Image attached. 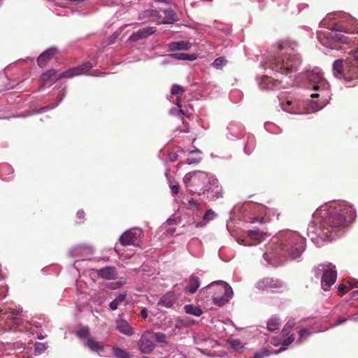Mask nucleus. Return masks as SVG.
I'll return each instance as SVG.
<instances>
[{"mask_svg": "<svg viewBox=\"0 0 358 358\" xmlns=\"http://www.w3.org/2000/svg\"><path fill=\"white\" fill-rule=\"evenodd\" d=\"M85 346L91 351L97 352L101 355L103 352L104 346L101 342L97 341L93 337H89L85 343Z\"/></svg>", "mask_w": 358, "mask_h": 358, "instance_id": "22", "label": "nucleus"}, {"mask_svg": "<svg viewBox=\"0 0 358 358\" xmlns=\"http://www.w3.org/2000/svg\"><path fill=\"white\" fill-rule=\"evenodd\" d=\"M117 329L122 334L130 336L134 334L133 328L126 320H119L117 322Z\"/></svg>", "mask_w": 358, "mask_h": 358, "instance_id": "26", "label": "nucleus"}, {"mask_svg": "<svg viewBox=\"0 0 358 358\" xmlns=\"http://www.w3.org/2000/svg\"><path fill=\"white\" fill-rule=\"evenodd\" d=\"M94 248L92 246L87 245H79L71 249L69 254L72 257L87 258L88 256L92 255Z\"/></svg>", "mask_w": 358, "mask_h": 358, "instance_id": "14", "label": "nucleus"}, {"mask_svg": "<svg viewBox=\"0 0 358 358\" xmlns=\"http://www.w3.org/2000/svg\"><path fill=\"white\" fill-rule=\"evenodd\" d=\"M280 106L283 110L289 113H299V101L292 97H287L285 100L280 99Z\"/></svg>", "mask_w": 358, "mask_h": 358, "instance_id": "15", "label": "nucleus"}, {"mask_svg": "<svg viewBox=\"0 0 358 358\" xmlns=\"http://www.w3.org/2000/svg\"><path fill=\"white\" fill-rule=\"evenodd\" d=\"M155 1H157V2H164V3H169L171 0H155Z\"/></svg>", "mask_w": 358, "mask_h": 358, "instance_id": "64", "label": "nucleus"}, {"mask_svg": "<svg viewBox=\"0 0 358 358\" xmlns=\"http://www.w3.org/2000/svg\"><path fill=\"white\" fill-rule=\"evenodd\" d=\"M227 63V60L224 57H220L216 58L213 62V66L216 69H222Z\"/></svg>", "mask_w": 358, "mask_h": 358, "instance_id": "39", "label": "nucleus"}, {"mask_svg": "<svg viewBox=\"0 0 358 358\" xmlns=\"http://www.w3.org/2000/svg\"><path fill=\"white\" fill-rule=\"evenodd\" d=\"M229 345L231 348L236 351H239L243 348L241 342L238 339H233L230 341Z\"/></svg>", "mask_w": 358, "mask_h": 358, "instance_id": "45", "label": "nucleus"}, {"mask_svg": "<svg viewBox=\"0 0 358 358\" xmlns=\"http://www.w3.org/2000/svg\"><path fill=\"white\" fill-rule=\"evenodd\" d=\"M306 249V238L298 231L285 229L278 231L269 242L263 257L266 265L278 266L287 259L299 257Z\"/></svg>", "mask_w": 358, "mask_h": 358, "instance_id": "2", "label": "nucleus"}, {"mask_svg": "<svg viewBox=\"0 0 358 358\" xmlns=\"http://www.w3.org/2000/svg\"><path fill=\"white\" fill-rule=\"evenodd\" d=\"M92 68V64L90 62H86L80 66L71 68L59 74V80L62 78H70L76 76L86 73Z\"/></svg>", "mask_w": 358, "mask_h": 358, "instance_id": "11", "label": "nucleus"}, {"mask_svg": "<svg viewBox=\"0 0 358 358\" xmlns=\"http://www.w3.org/2000/svg\"><path fill=\"white\" fill-rule=\"evenodd\" d=\"M248 234L251 240L257 241L264 240L265 237L267 236L266 233L261 231L259 229L249 230Z\"/></svg>", "mask_w": 358, "mask_h": 358, "instance_id": "33", "label": "nucleus"}, {"mask_svg": "<svg viewBox=\"0 0 358 358\" xmlns=\"http://www.w3.org/2000/svg\"><path fill=\"white\" fill-rule=\"evenodd\" d=\"M280 339L278 337H274L272 338V340L270 341L271 344L273 345L277 346L280 344Z\"/></svg>", "mask_w": 358, "mask_h": 358, "instance_id": "55", "label": "nucleus"}, {"mask_svg": "<svg viewBox=\"0 0 358 358\" xmlns=\"http://www.w3.org/2000/svg\"><path fill=\"white\" fill-rule=\"evenodd\" d=\"M295 320L294 319H289L285 324L281 334L282 336H285L289 334L291 329L295 325Z\"/></svg>", "mask_w": 358, "mask_h": 358, "instance_id": "40", "label": "nucleus"}, {"mask_svg": "<svg viewBox=\"0 0 358 358\" xmlns=\"http://www.w3.org/2000/svg\"><path fill=\"white\" fill-rule=\"evenodd\" d=\"M138 20L143 22H154L161 24V15L159 12L153 9H148L139 14Z\"/></svg>", "mask_w": 358, "mask_h": 358, "instance_id": "16", "label": "nucleus"}, {"mask_svg": "<svg viewBox=\"0 0 358 358\" xmlns=\"http://www.w3.org/2000/svg\"><path fill=\"white\" fill-rule=\"evenodd\" d=\"M176 300V296L174 292L170 291L163 295L158 301V306H162L166 308H169L173 306Z\"/></svg>", "mask_w": 358, "mask_h": 358, "instance_id": "20", "label": "nucleus"}, {"mask_svg": "<svg viewBox=\"0 0 358 358\" xmlns=\"http://www.w3.org/2000/svg\"><path fill=\"white\" fill-rule=\"evenodd\" d=\"M85 216V213L83 210H79L78 212H77V217L78 219H83Z\"/></svg>", "mask_w": 358, "mask_h": 358, "instance_id": "58", "label": "nucleus"}, {"mask_svg": "<svg viewBox=\"0 0 358 358\" xmlns=\"http://www.w3.org/2000/svg\"><path fill=\"white\" fill-rule=\"evenodd\" d=\"M348 320H353V321H355V322H358V315H350L348 317Z\"/></svg>", "mask_w": 358, "mask_h": 358, "instance_id": "60", "label": "nucleus"}, {"mask_svg": "<svg viewBox=\"0 0 358 358\" xmlns=\"http://www.w3.org/2000/svg\"><path fill=\"white\" fill-rule=\"evenodd\" d=\"M176 105L178 106V108H182V106H181V99L180 97H178L177 99H176Z\"/></svg>", "mask_w": 358, "mask_h": 358, "instance_id": "63", "label": "nucleus"}, {"mask_svg": "<svg viewBox=\"0 0 358 358\" xmlns=\"http://www.w3.org/2000/svg\"><path fill=\"white\" fill-rule=\"evenodd\" d=\"M185 91L184 87L180 85L175 84L172 86L171 92L173 95H178L183 93Z\"/></svg>", "mask_w": 358, "mask_h": 358, "instance_id": "44", "label": "nucleus"}, {"mask_svg": "<svg viewBox=\"0 0 358 358\" xmlns=\"http://www.w3.org/2000/svg\"><path fill=\"white\" fill-rule=\"evenodd\" d=\"M262 90H279L281 88V81L271 77L264 76L259 83Z\"/></svg>", "mask_w": 358, "mask_h": 358, "instance_id": "18", "label": "nucleus"}, {"mask_svg": "<svg viewBox=\"0 0 358 358\" xmlns=\"http://www.w3.org/2000/svg\"><path fill=\"white\" fill-rule=\"evenodd\" d=\"M352 59L358 62V48L353 52V57Z\"/></svg>", "mask_w": 358, "mask_h": 358, "instance_id": "61", "label": "nucleus"}, {"mask_svg": "<svg viewBox=\"0 0 358 358\" xmlns=\"http://www.w3.org/2000/svg\"><path fill=\"white\" fill-rule=\"evenodd\" d=\"M277 55L270 61V68L281 74H289L297 70L301 59L289 45L278 44Z\"/></svg>", "mask_w": 358, "mask_h": 358, "instance_id": "4", "label": "nucleus"}, {"mask_svg": "<svg viewBox=\"0 0 358 358\" xmlns=\"http://www.w3.org/2000/svg\"><path fill=\"white\" fill-rule=\"evenodd\" d=\"M325 329H321L317 328H312V331L308 330L307 329H302L299 333V338L296 340V343L299 344L302 343L303 341H305L306 339H308L313 334L320 331H323L327 330Z\"/></svg>", "mask_w": 358, "mask_h": 358, "instance_id": "24", "label": "nucleus"}, {"mask_svg": "<svg viewBox=\"0 0 358 358\" xmlns=\"http://www.w3.org/2000/svg\"><path fill=\"white\" fill-rule=\"evenodd\" d=\"M308 79L314 83L313 89L319 91L321 89H325L327 83L323 78L322 73L318 69H314L307 73Z\"/></svg>", "mask_w": 358, "mask_h": 358, "instance_id": "12", "label": "nucleus"}, {"mask_svg": "<svg viewBox=\"0 0 358 358\" xmlns=\"http://www.w3.org/2000/svg\"><path fill=\"white\" fill-rule=\"evenodd\" d=\"M199 162H200V159L199 158H194V159H187V164H198Z\"/></svg>", "mask_w": 358, "mask_h": 358, "instance_id": "56", "label": "nucleus"}, {"mask_svg": "<svg viewBox=\"0 0 358 358\" xmlns=\"http://www.w3.org/2000/svg\"><path fill=\"white\" fill-rule=\"evenodd\" d=\"M199 285V278L196 276L192 275L189 278V284L186 287L187 292L189 294H194L196 292Z\"/></svg>", "mask_w": 358, "mask_h": 358, "instance_id": "30", "label": "nucleus"}, {"mask_svg": "<svg viewBox=\"0 0 358 358\" xmlns=\"http://www.w3.org/2000/svg\"><path fill=\"white\" fill-rule=\"evenodd\" d=\"M309 106L311 109H313L315 111H317L320 110L322 108V105L320 104L317 101H312Z\"/></svg>", "mask_w": 358, "mask_h": 358, "instance_id": "49", "label": "nucleus"}, {"mask_svg": "<svg viewBox=\"0 0 358 358\" xmlns=\"http://www.w3.org/2000/svg\"><path fill=\"white\" fill-rule=\"evenodd\" d=\"M345 289L346 286L343 284H341L338 287V292L341 294H344L345 293Z\"/></svg>", "mask_w": 358, "mask_h": 358, "instance_id": "54", "label": "nucleus"}, {"mask_svg": "<svg viewBox=\"0 0 358 358\" xmlns=\"http://www.w3.org/2000/svg\"><path fill=\"white\" fill-rule=\"evenodd\" d=\"M143 236V231L141 228L136 227L124 232L120 238V243L122 245H134L140 247L142 243Z\"/></svg>", "mask_w": 358, "mask_h": 358, "instance_id": "7", "label": "nucleus"}, {"mask_svg": "<svg viewBox=\"0 0 358 358\" xmlns=\"http://www.w3.org/2000/svg\"><path fill=\"white\" fill-rule=\"evenodd\" d=\"M348 320V318H340V319L338 320L336 325H341V324L345 323Z\"/></svg>", "mask_w": 358, "mask_h": 358, "instance_id": "59", "label": "nucleus"}, {"mask_svg": "<svg viewBox=\"0 0 358 358\" xmlns=\"http://www.w3.org/2000/svg\"><path fill=\"white\" fill-rule=\"evenodd\" d=\"M169 50L171 51H176V50H187L191 48L192 43L189 41H177V42H172L169 45Z\"/></svg>", "mask_w": 358, "mask_h": 358, "instance_id": "28", "label": "nucleus"}, {"mask_svg": "<svg viewBox=\"0 0 358 358\" xmlns=\"http://www.w3.org/2000/svg\"><path fill=\"white\" fill-rule=\"evenodd\" d=\"M58 78L59 74L57 75V71L53 69L46 71L41 76L43 85L53 84L59 80Z\"/></svg>", "mask_w": 358, "mask_h": 358, "instance_id": "21", "label": "nucleus"}, {"mask_svg": "<svg viewBox=\"0 0 358 358\" xmlns=\"http://www.w3.org/2000/svg\"><path fill=\"white\" fill-rule=\"evenodd\" d=\"M155 28L152 27H147L138 29L137 31L134 32L129 38L131 42H136L139 40L146 38L155 32Z\"/></svg>", "mask_w": 358, "mask_h": 358, "instance_id": "17", "label": "nucleus"}, {"mask_svg": "<svg viewBox=\"0 0 358 358\" xmlns=\"http://www.w3.org/2000/svg\"><path fill=\"white\" fill-rule=\"evenodd\" d=\"M280 320L278 317H273L268 320L267 322V329L269 331H273L279 329Z\"/></svg>", "mask_w": 358, "mask_h": 358, "instance_id": "35", "label": "nucleus"}, {"mask_svg": "<svg viewBox=\"0 0 358 358\" xmlns=\"http://www.w3.org/2000/svg\"><path fill=\"white\" fill-rule=\"evenodd\" d=\"M57 52V50L55 48H50L44 51L37 59L38 65L41 68L45 67L48 61H50L53 56L56 55Z\"/></svg>", "mask_w": 358, "mask_h": 358, "instance_id": "19", "label": "nucleus"}, {"mask_svg": "<svg viewBox=\"0 0 358 358\" xmlns=\"http://www.w3.org/2000/svg\"><path fill=\"white\" fill-rule=\"evenodd\" d=\"M13 168L8 164H0V178L3 180H9L12 178Z\"/></svg>", "mask_w": 358, "mask_h": 358, "instance_id": "27", "label": "nucleus"}, {"mask_svg": "<svg viewBox=\"0 0 358 358\" xmlns=\"http://www.w3.org/2000/svg\"><path fill=\"white\" fill-rule=\"evenodd\" d=\"M47 348L46 343H36L34 345V355H38L45 352Z\"/></svg>", "mask_w": 358, "mask_h": 358, "instance_id": "43", "label": "nucleus"}, {"mask_svg": "<svg viewBox=\"0 0 358 358\" xmlns=\"http://www.w3.org/2000/svg\"><path fill=\"white\" fill-rule=\"evenodd\" d=\"M141 315L143 319H146L148 317V311L145 308L141 309Z\"/></svg>", "mask_w": 358, "mask_h": 358, "instance_id": "57", "label": "nucleus"}, {"mask_svg": "<svg viewBox=\"0 0 358 358\" xmlns=\"http://www.w3.org/2000/svg\"><path fill=\"white\" fill-rule=\"evenodd\" d=\"M125 294H120L114 300H113L110 304L109 307L112 310H115L117 308L120 303L123 302L125 299Z\"/></svg>", "mask_w": 358, "mask_h": 358, "instance_id": "38", "label": "nucleus"}, {"mask_svg": "<svg viewBox=\"0 0 358 358\" xmlns=\"http://www.w3.org/2000/svg\"><path fill=\"white\" fill-rule=\"evenodd\" d=\"M185 313L196 317H199L202 315L203 311L199 306H194L192 304H187L184 306Z\"/></svg>", "mask_w": 358, "mask_h": 358, "instance_id": "31", "label": "nucleus"}, {"mask_svg": "<svg viewBox=\"0 0 358 358\" xmlns=\"http://www.w3.org/2000/svg\"><path fill=\"white\" fill-rule=\"evenodd\" d=\"M353 206L343 200L331 201L320 206L313 214V221L307 229V235L312 241L317 238H333L331 234L345 222L356 217Z\"/></svg>", "mask_w": 358, "mask_h": 358, "instance_id": "1", "label": "nucleus"}, {"mask_svg": "<svg viewBox=\"0 0 358 358\" xmlns=\"http://www.w3.org/2000/svg\"><path fill=\"white\" fill-rule=\"evenodd\" d=\"M189 204L190 206L193 207V206H197V202L196 201H195L194 199H190L189 201Z\"/></svg>", "mask_w": 358, "mask_h": 358, "instance_id": "62", "label": "nucleus"}, {"mask_svg": "<svg viewBox=\"0 0 358 358\" xmlns=\"http://www.w3.org/2000/svg\"><path fill=\"white\" fill-rule=\"evenodd\" d=\"M113 351L116 358H130L129 353L120 348H114Z\"/></svg>", "mask_w": 358, "mask_h": 358, "instance_id": "41", "label": "nucleus"}, {"mask_svg": "<svg viewBox=\"0 0 358 358\" xmlns=\"http://www.w3.org/2000/svg\"><path fill=\"white\" fill-rule=\"evenodd\" d=\"M139 350L143 354H150L155 348V342L152 336V331L144 332L138 343Z\"/></svg>", "mask_w": 358, "mask_h": 358, "instance_id": "10", "label": "nucleus"}, {"mask_svg": "<svg viewBox=\"0 0 358 358\" xmlns=\"http://www.w3.org/2000/svg\"><path fill=\"white\" fill-rule=\"evenodd\" d=\"M217 217V214L212 210H208L203 217L202 222H198L196 224V227H202L203 224L209 222L210 221L214 220Z\"/></svg>", "mask_w": 358, "mask_h": 358, "instance_id": "32", "label": "nucleus"}, {"mask_svg": "<svg viewBox=\"0 0 358 358\" xmlns=\"http://www.w3.org/2000/svg\"><path fill=\"white\" fill-rule=\"evenodd\" d=\"M208 292L211 294V299L215 305L220 307L225 305L233 296L234 292L231 287L222 280L214 281L203 288L200 293L205 294Z\"/></svg>", "mask_w": 358, "mask_h": 358, "instance_id": "5", "label": "nucleus"}, {"mask_svg": "<svg viewBox=\"0 0 358 358\" xmlns=\"http://www.w3.org/2000/svg\"><path fill=\"white\" fill-rule=\"evenodd\" d=\"M119 36V33L118 32H115L113 34V35L109 38V44H113L115 43V41H116V39L118 38Z\"/></svg>", "mask_w": 358, "mask_h": 358, "instance_id": "52", "label": "nucleus"}, {"mask_svg": "<svg viewBox=\"0 0 358 358\" xmlns=\"http://www.w3.org/2000/svg\"><path fill=\"white\" fill-rule=\"evenodd\" d=\"M170 188H171V193L173 195H176L179 192L180 187H179V185H172L170 186Z\"/></svg>", "mask_w": 358, "mask_h": 358, "instance_id": "50", "label": "nucleus"}, {"mask_svg": "<svg viewBox=\"0 0 358 358\" xmlns=\"http://www.w3.org/2000/svg\"><path fill=\"white\" fill-rule=\"evenodd\" d=\"M183 181L191 194L206 195V199L210 201L222 197L218 180L212 173L201 171L189 172L184 176Z\"/></svg>", "mask_w": 358, "mask_h": 358, "instance_id": "3", "label": "nucleus"}, {"mask_svg": "<svg viewBox=\"0 0 358 358\" xmlns=\"http://www.w3.org/2000/svg\"><path fill=\"white\" fill-rule=\"evenodd\" d=\"M270 355V352L267 349H264L262 352L255 353V358H264Z\"/></svg>", "mask_w": 358, "mask_h": 358, "instance_id": "47", "label": "nucleus"}, {"mask_svg": "<svg viewBox=\"0 0 358 358\" xmlns=\"http://www.w3.org/2000/svg\"><path fill=\"white\" fill-rule=\"evenodd\" d=\"M180 113L182 114L183 115L189 117L192 115V112L189 110H183L182 108H180L179 110Z\"/></svg>", "mask_w": 358, "mask_h": 358, "instance_id": "53", "label": "nucleus"}, {"mask_svg": "<svg viewBox=\"0 0 358 358\" xmlns=\"http://www.w3.org/2000/svg\"><path fill=\"white\" fill-rule=\"evenodd\" d=\"M267 218L264 217H255L253 218H251L250 220H247V222H250L252 224L254 223H265L267 221Z\"/></svg>", "mask_w": 358, "mask_h": 358, "instance_id": "46", "label": "nucleus"}, {"mask_svg": "<svg viewBox=\"0 0 358 358\" xmlns=\"http://www.w3.org/2000/svg\"><path fill=\"white\" fill-rule=\"evenodd\" d=\"M152 336L155 342H157L161 344H167L166 336L165 334L152 331Z\"/></svg>", "mask_w": 358, "mask_h": 358, "instance_id": "36", "label": "nucleus"}, {"mask_svg": "<svg viewBox=\"0 0 358 358\" xmlns=\"http://www.w3.org/2000/svg\"><path fill=\"white\" fill-rule=\"evenodd\" d=\"M294 340V334H292L285 340H284L282 343V346L278 350H275L274 352L275 354L280 352L287 349V346L289 345Z\"/></svg>", "mask_w": 358, "mask_h": 358, "instance_id": "42", "label": "nucleus"}, {"mask_svg": "<svg viewBox=\"0 0 358 358\" xmlns=\"http://www.w3.org/2000/svg\"><path fill=\"white\" fill-rule=\"evenodd\" d=\"M345 61L343 59H337L333 64V71L335 76L338 78L343 77L345 71Z\"/></svg>", "mask_w": 358, "mask_h": 358, "instance_id": "29", "label": "nucleus"}, {"mask_svg": "<svg viewBox=\"0 0 358 358\" xmlns=\"http://www.w3.org/2000/svg\"><path fill=\"white\" fill-rule=\"evenodd\" d=\"M22 309H12L3 308L0 309V320L3 321L10 329L12 326L18 327L21 325L22 320L20 317Z\"/></svg>", "mask_w": 358, "mask_h": 358, "instance_id": "6", "label": "nucleus"}, {"mask_svg": "<svg viewBox=\"0 0 358 358\" xmlns=\"http://www.w3.org/2000/svg\"><path fill=\"white\" fill-rule=\"evenodd\" d=\"M282 287V282L278 279L270 278H264L256 283V287L259 289H279Z\"/></svg>", "mask_w": 358, "mask_h": 358, "instance_id": "13", "label": "nucleus"}, {"mask_svg": "<svg viewBox=\"0 0 358 358\" xmlns=\"http://www.w3.org/2000/svg\"><path fill=\"white\" fill-rule=\"evenodd\" d=\"M98 275L103 279L113 280L116 278L117 273L114 266H106L98 271Z\"/></svg>", "mask_w": 358, "mask_h": 358, "instance_id": "23", "label": "nucleus"}, {"mask_svg": "<svg viewBox=\"0 0 358 358\" xmlns=\"http://www.w3.org/2000/svg\"><path fill=\"white\" fill-rule=\"evenodd\" d=\"M343 78L347 83L358 80V62L352 58H348L345 60Z\"/></svg>", "mask_w": 358, "mask_h": 358, "instance_id": "9", "label": "nucleus"}, {"mask_svg": "<svg viewBox=\"0 0 358 358\" xmlns=\"http://www.w3.org/2000/svg\"><path fill=\"white\" fill-rule=\"evenodd\" d=\"M171 57L173 59L188 61H194L197 58V55L196 54H187L182 52L171 54Z\"/></svg>", "mask_w": 358, "mask_h": 358, "instance_id": "34", "label": "nucleus"}, {"mask_svg": "<svg viewBox=\"0 0 358 358\" xmlns=\"http://www.w3.org/2000/svg\"><path fill=\"white\" fill-rule=\"evenodd\" d=\"M90 334V330L87 326L80 327L76 331V336L80 338H88Z\"/></svg>", "mask_w": 358, "mask_h": 358, "instance_id": "37", "label": "nucleus"}, {"mask_svg": "<svg viewBox=\"0 0 358 358\" xmlns=\"http://www.w3.org/2000/svg\"><path fill=\"white\" fill-rule=\"evenodd\" d=\"M236 242L239 245H244V246H250V245H254V244H252V243H246L245 241L243 238H236Z\"/></svg>", "mask_w": 358, "mask_h": 358, "instance_id": "51", "label": "nucleus"}, {"mask_svg": "<svg viewBox=\"0 0 358 358\" xmlns=\"http://www.w3.org/2000/svg\"><path fill=\"white\" fill-rule=\"evenodd\" d=\"M259 208H260L262 213L268 217H271V214L273 215L274 211H275V210H269L267 208H266L264 206H259Z\"/></svg>", "mask_w": 358, "mask_h": 358, "instance_id": "48", "label": "nucleus"}, {"mask_svg": "<svg viewBox=\"0 0 358 358\" xmlns=\"http://www.w3.org/2000/svg\"><path fill=\"white\" fill-rule=\"evenodd\" d=\"M164 16L161 17V23L172 24L178 20L177 13L172 9H167L164 11Z\"/></svg>", "mask_w": 358, "mask_h": 358, "instance_id": "25", "label": "nucleus"}, {"mask_svg": "<svg viewBox=\"0 0 358 358\" xmlns=\"http://www.w3.org/2000/svg\"><path fill=\"white\" fill-rule=\"evenodd\" d=\"M323 274L321 279V286L324 291H328L331 285H333L337 278V272L335 265L331 263L328 264H322L320 266Z\"/></svg>", "mask_w": 358, "mask_h": 358, "instance_id": "8", "label": "nucleus"}]
</instances>
